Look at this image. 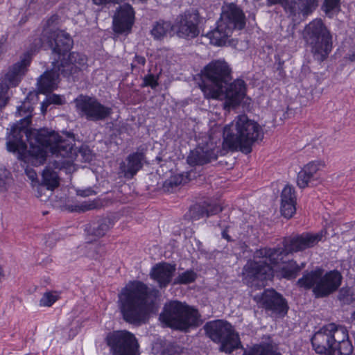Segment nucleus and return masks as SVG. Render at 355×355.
Listing matches in <instances>:
<instances>
[{
  "mask_svg": "<svg viewBox=\"0 0 355 355\" xmlns=\"http://www.w3.org/2000/svg\"><path fill=\"white\" fill-rule=\"evenodd\" d=\"M338 291L337 299L343 304H351L355 302L354 293L351 288L348 286L342 287Z\"/></svg>",
  "mask_w": 355,
  "mask_h": 355,
  "instance_id": "473e14b6",
  "label": "nucleus"
},
{
  "mask_svg": "<svg viewBox=\"0 0 355 355\" xmlns=\"http://www.w3.org/2000/svg\"><path fill=\"white\" fill-rule=\"evenodd\" d=\"M48 105H49V104L48 103V101H47L46 103L43 102V103H42L41 108H42V112H45V111L46 110V108H47Z\"/></svg>",
  "mask_w": 355,
  "mask_h": 355,
  "instance_id": "5fc2aeb1",
  "label": "nucleus"
},
{
  "mask_svg": "<svg viewBox=\"0 0 355 355\" xmlns=\"http://www.w3.org/2000/svg\"><path fill=\"white\" fill-rule=\"evenodd\" d=\"M285 11L291 17H297L300 15H303V11L301 9V4L295 0H285L284 3L281 5Z\"/></svg>",
  "mask_w": 355,
  "mask_h": 355,
  "instance_id": "7c9ffc66",
  "label": "nucleus"
},
{
  "mask_svg": "<svg viewBox=\"0 0 355 355\" xmlns=\"http://www.w3.org/2000/svg\"><path fill=\"white\" fill-rule=\"evenodd\" d=\"M112 222L109 218H101L96 221H94L88 224L85 228V231L89 235L96 237H101L110 228Z\"/></svg>",
  "mask_w": 355,
  "mask_h": 355,
  "instance_id": "393cba45",
  "label": "nucleus"
},
{
  "mask_svg": "<svg viewBox=\"0 0 355 355\" xmlns=\"http://www.w3.org/2000/svg\"><path fill=\"white\" fill-rule=\"evenodd\" d=\"M249 354H250V349L249 350L245 349L243 355H249Z\"/></svg>",
  "mask_w": 355,
  "mask_h": 355,
  "instance_id": "4d7b16f0",
  "label": "nucleus"
},
{
  "mask_svg": "<svg viewBox=\"0 0 355 355\" xmlns=\"http://www.w3.org/2000/svg\"><path fill=\"white\" fill-rule=\"evenodd\" d=\"M78 153L83 156V159L86 162H89L92 159V155L90 150L88 148H82L78 150Z\"/></svg>",
  "mask_w": 355,
  "mask_h": 355,
  "instance_id": "a18cd8bd",
  "label": "nucleus"
},
{
  "mask_svg": "<svg viewBox=\"0 0 355 355\" xmlns=\"http://www.w3.org/2000/svg\"><path fill=\"white\" fill-rule=\"evenodd\" d=\"M249 355H282L278 352L277 345L272 343H262L250 349Z\"/></svg>",
  "mask_w": 355,
  "mask_h": 355,
  "instance_id": "a878e982",
  "label": "nucleus"
},
{
  "mask_svg": "<svg viewBox=\"0 0 355 355\" xmlns=\"http://www.w3.org/2000/svg\"><path fill=\"white\" fill-rule=\"evenodd\" d=\"M158 80L159 76L148 73L143 78V82L141 87H150L153 89H155L159 85Z\"/></svg>",
  "mask_w": 355,
  "mask_h": 355,
  "instance_id": "a19ab883",
  "label": "nucleus"
},
{
  "mask_svg": "<svg viewBox=\"0 0 355 355\" xmlns=\"http://www.w3.org/2000/svg\"><path fill=\"white\" fill-rule=\"evenodd\" d=\"M199 18L198 13L185 12L180 15L178 21L177 35L180 37L192 39L197 37L200 31L198 28Z\"/></svg>",
  "mask_w": 355,
  "mask_h": 355,
  "instance_id": "aec40b11",
  "label": "nucleus"
},
{
  "mask_svg": "<svg viewBox=\"0 0 355 355\" xmlns=\"http://www.w3.org/2000/svg\"><path fill=\"white\" fill-rule=\"evenodd\" d=\"M314 351L322 355H352L354 347L345 326L329 323L315 332L311 339Z\"/></svg>",
  "mask_w": 355,
  "mask_h": 355,
  "instance_id": "39448f33",
  "label": "nucleus"
},
{
  "mask_svg": "<svg viewBox=\"0 0 355 355\" xmlns=\"http://www.w3.org/2000/svg\"><path fill=\"white\" fill-rule=\"evenodd\" d=\"M321 164L316 162H311L304 166L298 173L297 184L300 188L304 189L309 185H313L315 175L320 168Z\"/></svg>",
  "mask_w": 355,
  "mask_h": 355,
  "instance_id": "b1692460",
  "label": "nucleus"
},
{
  "mask_svg": "<svg viewBox=\"0 0 355 355\" xmlns=\"http://www.w3.org/2000/svg\"><path fill=\"white\" fill-rule=\"evenodd\" d=\"M347 55L348 58L350 61H355V46L351 49Z\"/></svg>",
  "mask_w": 355,
  "mask_h": 355,
  "instance_id": "3c124183",
  "label": "nucleus"
},
{
  "mask_svg": "<svg viewBox=\"0 0 355 355\" xmlns=\"http://www.w3.org/2000/svg\"><path fill=\"white\" fill-rule=\"evenodd\" d=\"M87 57L78 52H71L67 59L52 62V69L45 71L37 80L38 89L45 94L55 89L62 75L69 80L76 81L80 71L87 67Z\"/></svg>",
  "mask_w": 355,
  "mask_h": 355,
  "instance_id": "423d86ee",
  "label": "nucleus"
},
{
  "mask_svg": "<svg viewBox=\"0 0 355 355\" xmlns=\"http://www.w3.org/2000/svg\"><path fill=\"white\" fill-rule=\"evenodd\" d=\"M159 291L142 282H130L119 294V307L123 320L130 324L145 323L156 307Z\"/></svg>",
  "mask_w": 355,
  "mask_h": 355,
  "instance_id": "7ed1b4c3",
  "label": "nucleus"
},
{
  "mask_svg": "<svg viewBox=\"0 0 355 355\" xmlns=\"http://www.w3.org/2000/svg\"><path fill=\"white\" fill-rule=\"evenodd\" d=\"M135 62L137 64L144 66L146 64V58L144 56L136 55L134 58V62L131 64L132 69L136 67Z\"/></svg>",
  "mask_w": 355,
  "mask_h": 355,
  "instance_id": "de8ad7c7",
  "label": "nucleus"
},
{
  "mask_svg": "<svg viewBox=\"0 0 355 355\" xmlns=\"http://www.w3.org/2000/svg\"><path fill=\"white\" fill-rule=\"evenodd\" d=\"M301 4L303 17L311 15L318 7V0H297Z\"/></svg>",
  "mask_w": 355,
  "mask_h": 355,
  "instance_id": "c9c22d12",
  "label": "nucleus"
},
{
  "mask_svg": "<svg viewBox=\"0 0 355 355\" xmlns=\"http://www.w3.org/2000/svg\"><path fill=\"white\" fill-rule=\"evenodd\" d=\"M23 111L22 106H19L17 107V112L19 113V115L21 116V112Z\"/></svg>",
  "mask_w": 355,
  "mask_h": 355,
  "instance_id": "6e6d98bb",
  "label": "nucleus"
},
{
  "mask_svg": "<svg viewBox=\"0 0 355 355\" xmlns=\"http://www.w3.org/2000/svg\"><path fill=\"white\" fill-rule=\"evenodd\" d=\"M85 248L86 256L95 260H99L106 252L105 245L99 243H89Z\"/></svg>",
  "mask_w": 355,
  "mask_h": 355,
  "instance_id": "c85d7f7f",
  "label": "nucleus"
},
{
  "mask_svg": "<svg viewBox=\"0 0 355 355\" xmlns=\"http://www.w3.org/2000/svg\"><path fill=\"white\" fill-rule=\"evenodd\" d=\"M49 104H56L61 105L62 103V99L60 96L52 94L47 98Z\"/></svg>",
  "mask_w": 355,
  "mask_h": 355,
  "instance_id": "49530a36",
  "label": "nucleus"
},
{
  "mask_svg": "<svg viewBox=\"0 0 355 355\" xmlns=\"http://www.w3.org/2000/svg\"><path fill=\"white\" fill-rule=\"evenodd\" d=\"M205 208L207 212V218L217 214L222 211L221 207L216 204L207 205L205 206Z\"/></svg>",
  "mask_w": 355,
  "mask_h": 355,
  "instance_id": "c03bdc74",
  "label": "nucleus"
},
{
  "mask_svg": "<svg viewBox=\"0 0 355 355\" xmlns=\"http://www.w3.org/2000/svg\"><path fill=\"white\" fill-rule=\"evenodd\" d=\"M206 336L214 343H220V351L231 354L236 349L243 348L239 336L233 326L223 320L209 321L203 327Z\"/></svg>",
  "mask_w": 355,
  "mask_h": 355,
  "instance_id": "9b49d317",
  "label": "nucleus"
},
{
  "mask_svg": "<svg viewBox=\"0 0 355 355\" xmlns=\"http://www.w3.org/2000/svg\"><path fill=\"white\" fill-rule=\"evenodd\" d=\"M40 42H46L52 50L55 58L53 61L67 59L66 55L73 46V40L70 35L64 31L56 29H44Z\"/></svg>",
  "mask_w": 355,
  "mask_h": 355,
  "instance_id": "2eb2a0df",
  "label": "nucleus"
},
{
  "mask_svg": "<svg viewBox=\"0 0 355 355\" xmlns=\"http://www.w3.org/2000/svg\"><path fill=\"white\" fill-rule=\"evenodd\" d=\"M10 173L7 170L5 166L0 164V191H5L7 190V186L10 180Z\"/></svg>",
  "mask_w": 355,
  "mask_h": 355,
  "instance_id": "4c0bfd02",
  "label": "nucleus"
},
{
  "mask_svg": "<svg viewBox=\"0 0 355 355\" xmlns=\"http://www.w3.org/2000/svg\"><path fill=\"white\" fill-rule=\"evenodd\" d=\"M78 194L81 196H87L89 194V191H78Z\"/></svg>",
  "mask_w": 355,
  "mask_h": 355,
  "instance_id": "864d4df0",
  "label": "nucleus"
},
{
  "mask_svg": "<svg viewBox=\"0 0 355 355\" xmlns=\"http://www.w3.org/2000/svg\"><path fill=\"white\" fill-rule=\"evenodd\" d=\"M35 1V0H31V2H33V1Z\"/></svg>",
  "mask_w": 355,
  "mask_h": 355,
  "instance_id": "052dcab7",
  "label": "nucleus"
},
{
  "mask_svg": "<svg viewBox=\"0 0 355 355\" xmlns=\"http://www.w3.org/2000/svg\"><path fill=\"white\" fill-rule=\"evenodd\" d=\"M26 173L28 175V177L33 181L37 179V175L36 172L33 169H26Z\"/></svg>",
  "mask_w": 355,
  "mask_h": 355,
  "instance_id": "09e8293b",
  "label": "nucleus"
},
{
  "mask_svg": "<svg viewBox=\"0 0 355 355\" xmlns=\"http://www.w3.org/2000/svg\"><path fill=\"white\" fill-rule=\"evenodd\" d=\"M222 237L223 239H225L227 241H230L232 240L230 236L228 235L227 231L226 230L222 232Z\"/></svg>",
  "mask_w": 355,
  "mask_h": 355,
  "instance_id": "603ef678",
  "label": "nucleus"
},
{
  "mask_svg": "<svg viewBox=\"0 0 355 355\" xmlns=\"http://www.w3.org/2000/svg\"><path fill=\"white\" fill-rule=\"evenodd\" d=\"M220 149L213 142H199L197 147L187 157V163L191 166H202L217 159Z\"/></svg>",
  "mask_w": 355,
  "mask_h": 355,
  "instance_id": "6ab92c4d",
  "label": "nucleus"
},
{
  "mask_svg": "<svg viewBox=\"0 0 355 355\" xmlns=\"http://www.w3.org/2000/svg\"><path fill=\"white\" fill-rule=\"evenodd\" d=\"M135 19V12L133 8L128 3L121 6L117 16L114 18V31L122 34L130 31Z\"/></svg>",
  "mask_w": 355,
  "mask_h": 355,
  "instance_id": "412c9836",
  "label": "nucleus"
},
{
  "mask_svg": "<svg viewBox=\"0 0 355 355\" xmlns=\"http://www.w3.org/2000/svg\"><path fill=\"white\" fill-rule=\"evenodd\" d=\"M284 1L285 0H266V5L269 7L277 4L282 5L284 3Z\"/></svg>",
  "mask_w": 355,
  "mask_h": 355,
  "instance_id": "8fccbe9b",
  "label": "nucleus"
},
{
  "mask_svg": "<svg viewBox=\"0 0 355 355\" xmlns=\"http://www.w3.org/2000/svg\"><path fill=\"white\" fill-rule=\"evenodd\" d=\"M173 28L171 22L159 20L153 25L150 33L155 40H161L168 35H171Z\"/></svg>",
  "mask_w": 355,
  "mask_h": 355,
  "instance_id": "bb28decb",
  "label": "nucleus"
},
{
  "mask_svg": "<svg viewBox=\"0 0 355 355\" xmlns=\"http://www.w3.org/2000/svg\"><path fill=\"white\" fill-rule=\"evenodd\" d=\"M254 300L271 316L282 318L288 312L286 299L274 289L266 290L261 295H256Z\"/></svg>",
  "mask_w": 355,
  "mask_h": 355,
  "instance_id": "a211bd4d",
  "label": "nucleus"
},
{
  "mask_svg": "<svg viewBox=\"0 0 355 355\" xmlns=\"http://www.w3.org/2000/svg\"><path fill=\"white\" fill-rule=\"evenodd\" d=\"M352 319L354 321H355V311L352 314Z\"/></svg>",
  "mask_w": 355,
  "mask_h": 355,
  "instance_id": "bf43d9fd",
  "label": "nucleus"
},
{
  "mask_svg": "<svg viewBox=\"0 0 355 355\" xmlns=\"http://www.w3.org/2000/svg\"><path fill=\"white\" fill-rule=\"evenodd\" d=\"M144 155L142 153H133L130 154L125 162L120 164V171L128 179L132 178L143 166Z\"/></svg>",
  "mask_w": 355,
  "mask_h": 355,
  "instance_id": "5701e85b",
  "label": "nucleus"
},
{
  "mask_svg": "<svg viewBox=\"0 0 355 355\" xmlns=\"http://www.w3.org/2000/svg\"><path fill=\"white\" fill-rule=\"evenodd\" d=\"M96 203L94 201H84L80 203L67 205V209L70 212L83 213L89 210L94 209Z\"/></svg>",
  "mask_w": 355,
  "mask_h": 355,
  "instance_id": "c756f323",
  "label": "nucleus"
},
{
  "mask_svg": "<svg viewBox=\"0 0 355 355\" xmlns=\"http://www.w3.org/2000/svg\"><path fill=\"white\" fill-rule=\"evenodd\" d=\"M113 355H139L135 336L126 331H114L106 337Z\"/></svg>",
  "mask_w": 355,
  "mask_h": 355,
  "instance_id": "dca6fc26",
  "label": "nucleus"
},
{
  "mask_svg": "<svg viewBox=\"0 0 355 355\" xmlns=\"http://www.w3.org/2000/svg\"><path fill=\"white\" fill-rule=\"evenodd\" d=\"M296 196L293 187L286 185L281 193V203L295 202Z\"/></svg>",
  "mask_w": 355,
  "mask_h": 355,
  "instance_id": "e433bc0d",
  "label": "nucleus"
},
{
  "mask_svg": "<svg viewBox=\"0 0 355 355\" xmlns=\"http://www.w3.org/2000/svg\"><path fill=\"white\" fill-rule=\"evenodd\" d=\"M74 103L78 114L88 121H105L112 113L110 107L101 103L95 96L80 94L74 99Z\"/></svg>",
  "mask_w": 355,
  "mask_h": 355,
  "instance_id": "ddd939ff",
  "label": "nucleus"
},
{
  "mask_svg": "<svg viewBox=\"0 0 355 355\" xmlns=\"http://www.w3.org/2000/svg\"><path fill=\"white\" fill-rule=\"evenodd\" d=\"M190 216L193 220H198L201 218H207V212L203 205H195L190 209Z\"/></svg>",
  "mask_w": 355,
  "mask_h": 355,
  "instance_id": "79ce46f5",
  "label": "nucleus"
},
{
  "mask_svg": "<svg viewBox=\"0 0 355 355\" xmlns=\"http://www.w3.org/2000/svg\"><path fill=\"white\" fill-rule=\"evenodd\" d=\"M196 278V272L192 270H187L185 272L179 274V275L174 279L173 284L174 285L189 284L194 282Z\"/></svg>",
  "mask_w": 355,
  "mask_h": 355,
  "instance_id": "2f4dec72",
  "label": "nucleus"
},
{
  "mask_svg": "<svg viewBox=\"0 0 355 355\" xmlns=\"http://www.w3.org/2000/svg\"><path fill=\"white\" fill-rule=\"evenodd\" d=\"M303 38L318 58L324 60L332 50V35L321 19L309 22L303 31Z\"/></svg>",
  "mask_w": 355,
  "mask_h": 355,
  "instance_id": "9d476101",
  "label": "nucleus"
},
{
  "mask_svg": "<svg viewBox=\"0 0 355 355\" xmlns=\"http://www.w3.org/2000/svg\"><path fill=\"white\" fill-rule=\"evenodd\" d=\"M200 317L196 309L178 301L166 304L159 315L160 320L167 327L182 331L199 327L202 323Z\"/></svg>",
  "mask_w": 355,
  "mask_h": 355,
  "instance_id": "1a4fd4ad",
  "label": "nucleus"
},
{
  "mask_svg": "<svg viewBox=\"0 0 355 355\" xmlns=\"http://www.w3.org/2000/svg\"><path fill=\"white\" fill-rule=\"evenodd\" d=\"M175 270V265L166 262L158 263L152 267L150 277L158 284L160 288H166L171 283Z\"/></svg>",
  "mask_w": 355,
  "mask_h": 355,
  "instance_id": "4be33fe9",
  "label": "nucleus"
},
{
  "mask_svg": "<svg viewBox=\"0 0 355 355\" xmlns=\"http://www.w3.org/2000/svg\"><path fill=\"white\" fill-rule=\"evenodd\" d=\"M296 202L281 203L280 211L282 216L286 218H291L296 211Z\"/></svg>",
  "mask_w": 355,
  "mask_h": 355,
  "instance_id": "ea45409f",
  "label": "nucleus"
},
{
  "mask_svg": "<svg viewBox=\"0 0 355 355\" xmlns=\"http://www.w3.org/2000/svg\"><path fill=\"white\" fill-rule=\"evenodd\" d=\"M322 9L329 17L338 12L340 10V0H324Z\"/></svg>",
  "mask_w": 355,
  "mask_h": 355,
  "instance_id": "f704fd0d",
  "label": "nucleus"
},
{
  "mask_svg": "<svg viewBox=\"0 0 355 355\" xmlns=\"http://www.w3.org/2000/svg\"><path fill=\"white\" fill-rule=\"evenodd\" d=\"M30 64L28 55L19 62L14 64L0 80V107H5L8 101V91L10 87H16L24 75L27 67Z\"/></svg>",
  "mask_w": 355,
  "mask_h": 355,
  "instance_id": "f3484780",
  "label": "nucleus"
},
{
  "mask_svg": "<svg viewBox=\"0 0 355 355\" xmlns=\"http://www.w3.org/2000/svg\"><path fill=\"white\" fill-rule=\"evenodd\" d=\"M245 26V16L243 10L236 4L230 3L222 8L220 19L214 30L209 31L205 37L210 44L221 46L230 44L229 38L234 31L242 30Z\"/></svg>",
  "mask_w": 355,
  "mask_h": 355,
  "instance_id": "0eeeda50",
  "label": "nucleus"
},
{
  "mask_svg": "<svg viewBox=\"0 0 355 355\" xmlns=\"http://www.w3.org/2000/svg\"><path fill=\"white\" fill-rule=\"evenodd\" d=\"M218 91L210 92V98L225 100L226 107H235L239 105L246 96L247 85L242 79H236L232 83L227 82L218 87Z\"/></svg>",
  "mask_w": 355,
  "mask_h": 355,
  "instance_id": "4468645a",
  "label": "nucleus"
},
{
  "mask_svg": "<svg viewBox=\"0 0 355 355\" xmlns=\"http://www.w3.org/2000/svg\"><path fill=\"white\" fill-rule=\"evenodd\" d=\"M230 69L227 62L214 60L205 67L202 71V82L199 86L207 98H210L209 91H218V87L229 82Z\"/></svg>",
  "mask_w": 355,
  "mask_h": 355,
  "instance_id": "f8f14e48",
  "label": "nucleus"
},
{
  "mask_svg": "<svg viewBox=\"0 0 355 355\" xmlns=\"http://www.w3.org/2000/svg\"><path fill=\"white\" fill-rule=\"evenodd\" d=\"M184 178L181 175L171 177L164 181L163 184V189L166 192L172 193L175 191L176 188L182 184Z\"/></svg>",
  "mask_w": 355,
  "mask_h": 355,
  "instance_id": "72a5a7b5",
  "label": "nucleus"
},
{
  "mask_svg": "<svg viewBox=\"0 0 355 355\" xmlns=\"http://www.w3.org/2000/svg\"><path fill=\"white\" fill-rule=\"evenodd\" d=\"M31 116H25L19 123L12 127L7 149L17 154L19 159L33 165L43 164L47 154L51 153L57 158L54 162L56 168H65L72 164L78 156L73 142L75 136L71 132H62V135L47 128L31 130Z\"/></svg>",
  "mask_w": 355,
  "mask_h": 355,
  "instance_id": "f257e3e1",
  "label": "nucleus"
},
{
  "mask_svg": "<svg viewBox=\"0 0 355 355\" xmlns=\"http://www.w3.org/2000/svg\"><path fill=\"white\" fill-rule=\"evenodd\" d=\"M42 183L48 189L53 190L59 185L58 176L55 171L46 167L42 173Z\"/></svg>",
  "mask_w": 355,
  "mask_h": 355,
  "instance_id": "cd10ccee",
  "label": "nucleus"
},
{
  "mask_svg": "<svg viewBox=\"0 0 355 355\" xmlns=\"http://www.w3.org/2000/svg\"><path fill=\"white\" fill-rule=\"evenodd\" d=\"M58 300L55 292H46L40 300L41 306H51Z\"/></svg>",
  "mask_w": 355,
  "mask_h": 355,
  "instance_id": "58836bf2",
  "label": "nucleus"
},
{
  "mask_svg": "<svg viewBox=\"0 0 355 355\" xmlns=\"http://www.w3.org/2000/svg\"><path fill=\"white\" fill-rule=\"evenodd\" d=\"M53 17H51V19H49L47 21V24H48V25H49L51 22H53Z\"/></svg>",
  "mask_w": 355,
  "mask_h": 355,
  "instance_id": "13d9d810",
  "label": "nucleus"
},
{
  "mask_svg": "<svg viewBox=\"0 0 355 355\" xmlns=\"http://www.w3.org/2000/svg\"><path fill=\"white\" fill-rule=\"evenodd\" d=\"M263 137V130L257 122L246 115H239L224 127L223 146L224 149L239 150L248 154L252 151V144Z\"/></svg>",
  "mask_w": 355,
  "mask_h": 355,
  "instance_id": "20e7f679",
  "label": "nucleus"
},
{
  "mask_svg": "<svg viewBox=\"0 0 355 355\" xmlns=\"http://www.w3.org/2000/svg\"><path fill=\"white\" fill-rule=\"evenodd\" d=\"M182 347L175 343L167 345L162 350L161 355H181Z\"/></svg>",
  "mask_w": 355,
  "mask_h": 355,
  "instance_id": "37998d69",
  "label": "nucleus"
},
{
  "mask_svg": "<svg viewBox=\"0 0 355 355\" xmlns=\"http://www.w3.org/2000/svg\"><path fill=\"white\" fill-rule=\"evenodd\" d=\"M343 277L338 270L324 272L322 268L306 271L297 281V285L305 290L312 289L315 298H325L336 292L342 284Z\"/></svg>",
  "mask_w": 355,
  "mask_h": 355,
  "instance_id": "6e6552de",
  "label": "nucleus"
},
{
  "mask_svg": "<svg viewBox=\"0 0 355 355\" xmlns=\"http://www.w3.org/2000/svg\"><path fill=\"white\" fill-rule=\"evenodd\" d=\"M322 233L304 232L284 238L283 247L265 248L256 251L253 260H250L243 269V280L250 287L263 286V282L274 276L275 266L279 268V275L285 279L295 278L305 263L300 266L293 260H286L289 253L313 248L321 241Z\"/></svg>",
  "mask_w": 355,
  "mask_h": 355,
  "instance_id": "f03ea898",
  "label": "nucleus"
}]
</instances>
